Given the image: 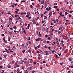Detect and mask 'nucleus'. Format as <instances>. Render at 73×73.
Here are the masks:
<instances>
[{"mask_svg":"<svg viewBox=\"0 0 73 73\" xmlns=\"http://www.w3.org/2000/svg\"><path fill=\"white\" fill-rule=\"evenodd\" d=\"M44 52L46 54H44V55H47L48 54V51H44Z\"/></svg>","mask_w":73,"mask_h":73,"instance_id":"f257e3e1","label":"nucleus"},{"mask_svg":"<svg viewBox=\"0 0 73 73\" xmlns=\"http://www.w3.org/2000/svg\"><path fill=\"white\" fill-rule=\"evenodd\" d=\"M68 50L66 49L64 51V53H68Z\"/></svg>","mask_w":73,"mask_h":73,"instance_id":"f03ea898","label":"nucleus"},{"mask_svg":"<svg viewBox=\"0 0 73 73\" xmlns=\"http://www.w3.org/2000/svg\"><path fill=\"white\" fill-rule=\"evenodd\" d=\"M27 69V70H32V68L29 67H28Z\"/></svg>","mask_w":73,"mask_h":73,"instance_id":"7ed1b4c3","label":"nucleus"},{"mask_svg":"<svg viewBox=\"0 0 73 73\" xmlns=\"http://www.w3.org/2000/svg\"><path fill=\"white\" fill-rule=\"evenodd\" d=\"M52 15V11H50V13H49V16H51Z\"/></svg>","mask_w":73,"mask_h":73,"instance_id":"20e7f679","label":"nucleus"},{"mask_svg":"<svg viewBox=\"0 0 73 73\" xmlns=\"http://www.w3.org/2000/svg\"><path fill=\"white\" fill-rule=\"evenodd\" d=\"M15 12L16 13V14L17 15L18 13H19V11H15Z\"/></svg>","mask_w":73,"mask_h":73,"instance_id":"39448f33","label":"nucleus"},{"mask_svg":"<svg viewBox=\"0 0 73 73\" xmlns=\"http://www.w3.org/2000/svg\"><path fill=\"white\" fill-rule=\"evenodd\" d=\"M25 73H28L29 72V71H28L27 70H26L25 71Z\"/></svg>","mask_w":73,"mask_h":73,"instance_id":"423d86ee","label":"nucleus"},{"mask_svg":"<svg viewBox=\"0 0 73 73\" xmlns=\"http://www.w3.org/2000/svg\"><path fill=\"white\" fill-rule=\"evenodd\" d=\"M9 34L10 35H12V32L11 31H10V32H9Z\"/></svg>","mask_w":73,"mask_h":73,"instance_id":"0eeeda50","label":"nucleus"},{"mask_svg":"<svg viewBox=\"0 0 73 73\" xmlns=\"http://www.w3.org/2000/svg\"><path fill=\"white\" fill-rule=\"evenodd\" d=\"M44 0H43V1H42L41 3V4H44Z\"/></svg>","mask_w":73,"mask_h":73,"instance_id":"6e6552de","label":"nucleus"},{"mask_svg":"<svg viewBox=\"0 0 73 73\" xmlns=\"http://www.w3.org/2000/svg\"><path fill=\"white\" fill-rule=\"evenodd\" d=\"M21 23L22 24H21V25H22L21 26V27H23V26H24V23Z\"/></svg>","mask_w":73,"mask_h":73,"instance_id":"1a4fd4ad","label":"nucleus"},{"mask_svg":"<svg viewBox=\"0 0 73 73\" xmlns=\"http://www.w3.org/2000/svg\"><path fill=\"white\" fill-rule=\"evenodd\" d=\"M39 35V37H41V34H40V32L38 33Z\"/></svg>","mask_w":73,"mask_h":73,"instance_id":"9d476101","label":"nucleus"},{"mask_svg":"<svg viewBox=\"0 0 73 73\" xmlns=\"http://www.w3.org/2000/svg\"><path fill=\"white\" fill-rule=\"evenodd\" d=\"M40 7V5H39V4H38L36 5V7L38 8Z\"/></svg>","mask_w":73,"mask_h":73,"instance_id":"9b49d317","label":"nucleus"},{"mask_svg":"<svg viewBox=\"0 0 73 73\" xmlns=\"http://www.w3.org/2000/svg\"><path fill=\"white\" fill-rule=\"evenodd\" d=\"M54 8H58V7L57 6H55L54 7Z\"/></svg>","mask_w":73,"mask_h":73,"instance_id":"f8f14e48","label":"nucleus"},{"mask_svg":"<svg viewBox=\"0 0 73 73\" xmlns=\"http://www.w3.org/2000/svg\"><path fill=\"white\" fill-rule=\"evenodd\" d=\"M33 23H34L35 22H36V20L35 19H33L32 21Z\"/></svg>","mask_w":73,"mask_h":73,"instance_id":"ddd939ff","label":"nucleus"},{"mask_svg":"<svg viewBox=\"0 0 73 73\" xmlns=\"http://www.w3.org/2000/svg\"><path fill=\"white\" fill-rule=\"evenodd\" d=\"M10 37L8 38V41H10Z\"/></svg>","mask_w":73,"mask_h":73,"instance_id":"4468645a","label":"nucleus"},{"mask_svg":"<svg viewBox=\"0 0 73 73\" xmlns=\"http://www.w3.org/2000/svg\"><path fill=\"white\" fill-rule=\"evenodd\" d=\"M35 72H36V71H32V73H35Z\"/></svg>","mask_w":73,"mask_h":73,"instance_id":"2eb2a0df","label":"nucleus"},{"mask_svg":"<svg viewBox=\"0 0 73 73\" xmlns=\"http://www.w3.org/2000/svg\"><path fill=\"white\" fill-rule=\"evenodd\" d=\"M25 50H23L22 52L23 53H25Z\"/></svg>","mask_w":73,"mask_h":73,"instance_id":"dca6fc26","label":"nucleus"},{"mask_svg":"<svg viewBox=\"0 0 73 73\" xmlns=\"http://www.w3.org/2000/svg\"><path fill=\"white\" fill-rule=\"evenodd\" d=\"M62 27H60V28H59V30H61V29H62Z\"/></svg>","mask_w":73,"mask_h":73,"instance_id":"f3484780","label":"nucleus"},{"mask_svg":"<svg viewBox=\"0 0 73 73\" xmlns=\"http://www.w3.org/2000/svg\"><path fill=\"white\" fill-rule=\"evenodd\" d=\"M20 17H19L18 18L16 19V20H20Z\"/></svg>","mask_w":73,"mask_h":73,"instance_id":"a211bd4d","label":"nucleus"},{"mask_svg":"<svg viewBox=\"0 0 73 73\" xmlns=\"http://www.w3.org/2000/svg\"><path fill=\"white\" fill-rule=\"evenodd\" d=\"M30 7L31 8H33V6H32V5H30Z\"/></svg>","mask_w":73,"mask_h":73,"instance_id":"6ab92c4d","label":"nucleus"},{"mask_svg":"<svg viewBox=\"0 0 73 73\" xmlns=\"http://www.w3.org/2000/svg\"><path fill=\"white\" fill-rule=\"evenodd\" d=\"M27 15H31V13H30L27 12Z\"/></svg>","mask_w":73,"mask_h":73,"instance_id":"aec40b11","label":"nucleus"},{"mask_svg":"<svg viewBox=\"0 0 73 73\" xmlns=\"http://www.w3.org/2000/svg\"><path fill=\"white\" fill-rule=\"evenodd\" d=\"M15 10H16V11H17L19 12V9H15Z\"/></svg>","mask_w":73,"mask_h":73,"instance_id":"412c9836","label":"nucleus"},{"mask_svg":"<svg viewBox=\"0 0 73 73\" xmlns=\"http://www.w3.org/2000/svg\"><path fill=\"white\" fill-rule=\"evenodd\" d=\"M65 15H68V13H67V12H65Z\"/></svg>","mask_w":73,"mask_h":73,"instance_id":"4be33fe9","label":"nucleus"},{"mask_svg":"<svg viewBox=\"0 0 73 73\" xmlns=\"http://www.w3.org/2000/svg\"><path fill=\"white\" fill-rule=\"evenodd\" d=\"M14 29H16V26H15L14 27H13Z\"/></svg>","mask_w":73,"mask_h":73,"instance_id":"5701e85b","label":"nucleus"},{"mask_svg":"<svg viewBox=\"0 0 73 73\" xmlns=\"http://www.w3.org/2000/svg\"><path fill=\"white\" fill-rule=\"evenodd\" d=\"M9 20H11V21H12V19H11V18H9Z\"/></svg>","mask_w":73,"mask_h":73,"instance_id":"b1692460","label":"nucleus"},{"mask_svg":"<svg viewBox=\"0 0 73 73\" xmlns=\"http://www.w3.org/2000/svg\"><path fill=\"white\" fill-rule=\"evenodd\" d=\"M55 21H57V22H58V19H56V20H55Z\"/></svg>","mask_w":73,"mask_h":73,"instance_id":"393cba45","label":"nucleus"},{"mask_svg":"<svg viewBox=\"0 0 73 73\" xmlns=\"http://www.w3.org/2000/svg\"><path fill=\"white\" fill-rule=\"evenodd\" d=\"M19 15H15V17H19Z\"/></svg>","mask_w":73,"mask_h":73,"instance_id":"a878e982","label":"nucleus"},{"mask_svg":"<svg viewBox=\"0 0 73 73\" xmlns=\"http://www.w3.org/2000/svg\"><path fill=\"white\" fill-rule=\"evenodd\" d=\"M27 40H31V38L30 37L29 38L27 39Z\"/></svg>","mask_w":73,"mask_h":73,"instance_id":"bb28decb","label":"nucleus"},{"mask_svg":"<svg viewBox=\"0 0 73 73\" xmlns=\"http://www.w3.org/2000/svg\"><path fill=\"white\" fill-rule=\"evenodd\" d=\"M24 45H24V44H22L21 45L22 46H23V47H24Z\"/></svg>","mask_w":73,"mask_h":73,"instance_id":"cd10ccee","label":"nucleus"},{"mask_svg":"<svg viewBox=\"0 0 73 73\" xmlns=\"http://www.w3.org/2000/svg\"><path fill=\"white\" fill-rule=\"evenodd\" d=\"M7 53H10L9 51L8 50H7Z\"/></svg>","mask_w":73,"mask_h":73,"instance_id":"c85d7f7f","label":"nucleus"},{"mask_svg":"<svg viewBox=\"0 0 73 73\" xmlns=\"http://www.w3.org/2000/svg\"><path fill=\"white\" fill-rule=\"evenodd\" d=\"M2 73H4V70H2Z\"/></svg>","mask_w":73,"mask_h":73,"instance_id":"c756f323","label":"nucleus"},{"mask_svg":"<svg viewBox=\"0 0 73 73\" xmlns=\"http://www.w3.org/2000/svg\"><path fill=\"white\" fill-rule=\"evenodd\" d=\"M69 17H72V15L70 14L69 15Z\"/></svg>","mask_w":73,"mask_h":73,"instance_id":"7c9ffc66","label":"nucleus"},{"mask_svg":"<svg viewBox=\"0 0 73 73\" xmlns=\"http://www.w3.org/2000/svg\"><path fill=\"white\" fill-rule=\"evenodd\" d=\"M26 17H28V18H29V15H27L26 16Z\"/></svg>","mask_w":73,"mask_h":73,"instance_id":"2f4dec72","label":"nucleus"},{"mask_svg":"<svg viewBox=\"0 0 73 73\" xmlns=\"http://www.w3.org/2000/svg\"><path fill=\"white\" fill-rule=\"evenodd\" d=\"M11 6H12V7H13V8H15V6L13 5H12Z\"/></svg>","mask_w":73,"mask_h":73,"instance_id":"473e14b6","label":"nucleus"},{"mask_svg":"<svg viewBox=\"0 0 73 73\" xmlns=\"http://www.w3.org/2000/svg\"><path fill=\"white\" fill-rule=\"evenodd\" d=\"M62 14V12H60L59 13V15H61Z\"/></svg>","mask_w":73,"mask_h":73,"instance_id":"72a5a7b5","label":"nucleus"},{"mask_svg":"<svg viewBox=\"0 0 73 73\" xmlns=\"http://www.w3.org/2000/svg\"><path fill=\"white\" fill-rule=\"evenodd\" d=\"M46 43H49V41H48V40H47L46 42Z\"/></svg>","mask_w":73,"mask_h":73,"instance_id":"f704fd0d","label":"nucleus"},{"mask_svg":"<svg viewBox=\"0 0 73 73\" xmlns=\"http://www.w3.org/2000/svg\"><path fill=\"white\" fill-rule=\"evenodd\" d=\"M73 11H70V13H72L73 12Z\"/></svg>","mask_w":73,"mask_h":73,"instance_id":"c9c22d12","label":"nucleus"},{"mask_svg":"<svg viewBox=\"0 0 73 73\" xmlns=\"http://www.w3.org/2000/svg\"><path fill=\"white\" fill-rule=\"evenodd\" d=\"M36 52H37V53H40V51H37Z\"/></svg>","mask_w":73,"mask_h":73,"instance_id":"e433bc0d","label":"nucleus"},{"mask_svg":"<svg viewBox=\"0 0 73 73\" xmlns=\"http://www.w3.org/2000/svg\"><path fill=\"white\" fill-rule=\"evenodd\" d=\"M48 9L49 10H50V9H52V8L50 7H49V8H48Z\"/></svg>","mask_w":73,"mask_h":73,"instance_id":"4c0bfd02","label":"nucleus"},{"mask_svg":"<svg viewBox=\"0 0 73 73\" xmlns=\"http://www.w3.org/2000/svg\"><path fill=\"white\" fill-rule=\"evenodd\" d=\"M34 24H36V22H35L33 23Z\"/></svg>","mask_w":73,"mask_h":73,"instance_id":"58836bf2","label":"nucleus"},{"mask_svg":"<svg viewBox=\"0 0 73 73\" xmlns=\"http://www.w3.org/2000/svg\"><path fill=\"white\" fill-rule=\"evenodd\" d=\"M16 67H19V64L17 65L16 66Z\"/></svg>","mask_w":73,"mask_h":73,"instance_id":"ea45409f","label":"nucleus"},{"mask_svg":"<svg viewBox=\"0 0 73 73\" xmlns=\"http://www.w3.org/2000/svg\"><path fill=\"white\" fill-rule=\"evenodd\" d=\"M21 15H24V13H21Z\"/></svg>","mask_w":73,"mask_h":73,"instance_id":"a19ab883","label":"nucleus"},{"mask_svg":"<svg viewBox=\"0 0 73 73\" xmlns=\"http://www.w3.org/2000/svg\"><path fill=\"white\" fill-rule=\"evenodd\" d=\"M7 14H11V13L10 11H9L8 13H7Z\"/></svg>","mask_w":73,"mask_h":73,"instance_id":"79ce46f5","label":"nucleus"},{"mask_svg":"<svg viewBox=\"0 0 73 73\" xmlns=\"http://www.w3.org/2000/svg\"><path fill=\"white\" fill-rule=\"evenodd\" d=\"M16 53H14V54H13V56H15V55H16Z\"/></svg>","mask_w":73,"mask_h":73,"instance_id":"37998d69","label":"nucleus"},{"mask_svg":"<svg viewBox=\"0 0 73 73\" xmlns=\"http://www.w3.org/2000/svg\"><path fill=\"white\" fill-rule=\"evenodd\" d=\"M32 18V17H29V19H31Z\"/></svg>","mask_w":73,"mask_h":73,"instance_id":"c03bdc74","label":"nucleus"},{"mask_svg":"<svg viewBox=\"0 0 73 73\" xmlns=\"http://www.w3.org/2000/svg\"><path fill=\"white\" fill-rule=\"evenodd\" d=\"M69 61H72V59H71V58H69Z\"/></svg>","mask_w":73,"mask_h":73,"instance_id":"a18cd8bd","label":"nucleus"},{"mask_svg":"<svg viewBox=\"0 0 73 73\" xmlns=\"http://www.w3.org/2000/svg\"><path fill=\"white\" fill-rule=\"evenodd\" d=\"M45 47H44V48H47V46L46 45H45Z\"/></svg>","mask_w":73,"mask_h":73,"instance_id":"49530a36","label":"nucleus"},{"mask_svg":"<svg viewBox=\"0 0 73 73\" xmlns=\"http://www.w3.org/2000/svg\"><path fill=\"white\" fill-rule=\"evenodd\" d=\"M57 11H60V9H57Z\"/></svg>","mask_w":73,"mask_h":73,"instance_id":"de8ad7c7","label":"nucleus"},{"mask_svg":"<svg viewBox=\"0 0 73 73\" xmlns=\"http://www.w3.org/2000/svg\"><path fill=\"white\" fill-rule=\"evenodd\" d=\"M3 68V66H0V69H1V68Z\"/></svg>","mask_w":73,"mask_h":73,"instance_id":"09e8293b","label":"nucleus"},{"mask_svg":"<svg viewBox=\"0 0 73 73\" xmlns=\"http://www.w3.org/2000/svg\"><path fill=\"white\" fill-rule=\"evenodd\" d=\"M40 69H42V67H41L40 66Z\"/></svg>","mask_w":73,"mask_h":73,"instance_id":"8fccbe9b","label":"nucleus"},{"mask_svg":"<svg viewBox=\"0 0 73 73\" xmlns=\"http://www.w3.org/2000/svg\"><path fill=\"white\" fill-rule=\"evenodd\" d=\"M12 64H14V63H15V62L14 61H12Z\"/></svg>","mask_w":73,"mask_h":73,"instance_id":"3c124183","label":"nucleus"},{"mask_svg":"<svg viewBox=\"0 0 73 73\" xmlns=\"http://www.w3.org/2000/svg\"><path fill=\"white\" fill-rule=\"evenodd\" d=\"M12 17H13V18H15V16H13V15H12Z\"/></svg>","mask_w":73,"mask_h":73,"instance_id":"603ef678","label":"nucleus"},{"mask_svg":"<svg viewBox=\"0 0 73 73\" xmlns=\"http://www.w3.org/2000/svg\"><path fill=\"white\" fill-rule=\"evenodd\" d=\"M29 44H31V42L30 41H29Z\"/></svg>","mask_w":73,"mask_h":73,"instance_id":"864d4df0","label":"nucleus"},{"mask_svg":"<svg viewBox=\"0 0 73 73\" xmlns=\"http://www.w3.org/2000/svg\"><path fill=\"white\" fill-rule=\"evenodd\" d=\"M36 41H39V40H38V38H37V39L36 40Z\"/></svg>","mask_w":73,"mask_h":73,"instance_id":"5fc2aeb1","label":"nucleus"},{"mask_svg":"<svg viewBox=\"0 0 73 73\" xmlns=\"http://www.w3.org/2000/svg\"><path fill=\"white\" fill-rule=\"evenodd\" d=\"M50 36L48 38V40H50Z\"/></svg>","mask_w":73,"mask_h":73,"instance_id":"6e6d98bb","label":"nucleus"},{"mask_svg":"<svg viewBox=\"0 0 73 73\" xmlns=\"http://www.w3.org/2000/svg\"><path fill=\"white\" fill-rule=\"evenodd\" d=\"M38 40L39 41V40H41V38H38Z\"/></svg>","mask_w":73,"mask_h":73,"instance_id":"4d7b16f0","label":"nucleus"},{"mask_svg":"<svg viewBox=\"0 0 73 73\" xmlns=\"http://www.w3.org/2000/svg\"><path fill=\"white\" fill-rule=\"evenodd\" d=\"M17 64V63L16 62L15 64V65H16Z\"/></svg>","mask_w":73,"mask_h":73,"instance_id":"13d9d810","label":"nucleus"},{"mask_svg":"<svg viewBox=\"0 0 73 73\" xmlns=\"http://www.w3.org/2000/svg\"><path fill=\"white\" fill-rule=\"evenodd\" d=\"M1 36H4V34H2V35H1Z\"/></svg>","mask_w":73,"mask_h":73,"instance_id":"bf43d9fd","label":"nucleus"},{"mask_svg":"<svg viewBox=\"0 0 73 73\" xmlns=\"http://www.w3.org/2000/svg\"><path fill=\"white\" fill-rule=\"evenodd\" d=\"M35 49H37V47H35Z\"/></svg>","mask_w":73,"mask_h":73,"instance_id":"052dcab7","label":"nucleus"},{"mask_svg":"<svg viewBox=\"0 0 73 73\" xmlns=\"http://www.w3.org/2000/svg\"><path fill=\"white\" fill-rule=\"evenodd\" d=\"M59 24H61V21H59Z\"/></svg>","mask_w":73,"mask_h":73,"instance_id":"680f3d73","label":"nucleus"},{"mask_svg":"<svg viewBox=\"0 0 73 73\" xmlns=\"http://www.w3.org/2000/svg\"><path fill=\"white\" fill-rule=\"evenodd\" d=\"M41 17H42L44 15H43V14H41Z\"/></svg>","mask_w":73,"mask_h":73,"instance_id":"e2e57ef3","label":"nucleus"},{"mask_svg":"<svg viewBox=\"0 0 73 73\" xmlns=\"http://www.w3.org/2000/svg\"><path fill=\"white\" fill-rule=\"evenodd\" d=\"M3 56L5 57V58H6V56H5L4 54L3 55Z\"/></svg>","mask_w":73,"mask_h":73,"instance_id":"0e129e2a","label":"nucleus"},{"mask_svg":"<svg viewBox=\"0 0 73 73\" xmlns=\"http://www.w3.org/2000/svg\"><path fill=\"white\" fill-rule=\"evenodd\" d=\"M61 42H62V43H63L64 41L63 40H61Z\"/></svg>","mask_w":73,"mask_h":73,"instance_id":"69168bd1","label":"nucleus"},{"mask_svg":"<svg viewBox=\"0 0 73 73\" xmlns=\"http://www.w3.org/2000/svg\"><path fill=\"white\" fill-rule=\"evenodd\" d=\"M45 37L46 38L48 37V35H45Z\"/></svg>","mask_w":73,"mask_h":73,"instance_id":"338daca9","label":"nucleus"},{"mask_svg":"<svg viewBox=\"0 0 73 73\" xmlns=\"http://www.w3.org/2000/svg\"><path fill=\"white\" fill-rule=\"evenodd\" d=\"M38 59H39V60H40V56H38Z\"/></svg>","mask_w":73,"mask_h":73,"instance_id":"774afa93","label":"nucleus"}]
</instances>
